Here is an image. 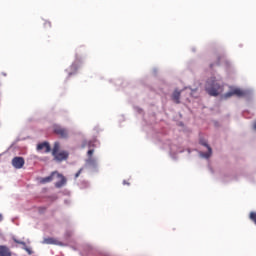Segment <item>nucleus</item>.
Listing matches in <instances>:
<instances>
[{"label":"nucleus","mask_w":256,"mask_h":256,"mask_svg":"<svg viewBox=\"0 0 256 256\" xmlns=\"http://www.w3.org/2000/svg\"><path fill=\"white\" fill-rule=\"evenodd\" d=\"M53 175H57V172H53L51 176L44 178L43 183H51L53 181Z\"/></svg>","instance_id":"2eb2a0df"},{"label":"nucleus","mask_w":256,"mask_h":256,"mask_svg":"<svg viewBox=\"0 0 256 256\" xmlns=\"http://www.w3.org/2000/svg\"><path fill=\"white\" fill-rule=\"evenodd\" d=\"M56 175L60 181L55 183V187H57V189H61V187L67 183V179L65 176H63V174L56 173Z\"/></svg>","instance_id":"6e6552de"},{"label":"nucleus","mask_w":256,"mask_h":256,"mask_svg":"<svg viewBox=\"0 0 256 256\" xmlns=\"http://www.w3.org/2000/svg\"><path fill=\"white\" fill-rule=\"evenodd\" d=\"M42 243L44 245H59V242L54 238H45Z\"/></svg>","instance_id":"ddd939ff"},{"label":"nucleus","mask_w":256,"mask_h":256,"mask_svg":"<svg viewBox=\"0 0 256 256\" xmlns=\"http://www.w3.org/2000/svg\"><path fill=\"white\" fill-rule=\"evenodd\" d=\"M222 59H223V56H217V61L215 63L210 64V69H213V67L220 65Z\"/></svg>","instance_id":"4468645a"},{"label":"nucleus","mask_w":256,"mask_h":256,"mask_svg":"<svg viewBox=\"0 0 256 256\" xmlns=\"http://www.w3.org/2000/svg\"><path fill=\"white\" fill-rule=\"evenodd\" d=\"M12 240L14 241V243H17L18 245H23V249L25 252L28 253V255H33V251L31 250V248L27 247V243L18 240L17 238L13 237Z\"/></svg>","instance_id":"0eeeda50"},{"label":"nucleus","mask_w":256,"mask_h":256,"mask_svg":"<svg viewBox=\"0 0 256 256\" xmlns=\"http://www.w3.org/2000/svg\"><path fill=\"white\" fill-rule=\"evenodd\" d=\"M200 144L203 145L204 147H207L208 149V152L202 153V157H204L205 159H209V157L213 155V150L211 149V146H209V144H207V142L203 140H200Z\"/></svg>","instance_id":"423d86ee"},{"label":"nucleus","mask_w":256,"mask_h":256,"mask_svg":"<svg viewBox=\"0 0 256 256\" xmlns=\"http://www.w3.org/2000/svg\"><path fill=\"white\" fill-rule=\"evenodd\" d=\"M253 129L256 131V121L254 122Z\"/></svg>","instance_id":"aec40b11"},{"label":"nucleus","mask_w":256,"mask_h":256,"mask_svg":"<svg viewBox=\"0 0 256 256\" xmlns=\"http://www.w3.org/2000/svg\"><path fill=\"white\" fill-rule=\"evenodd\" d=\"M249 219H250V221H253L254 225H256V212L255 211L250 212Z\"/></svg>","instance_id":"dca6fc26"},{"label":"nucleus","mask_w":256,"mask_h":256,"mask_svg":"<svg viewBox=\"0 0 256 256\" xmlns=\"http://www.w3.org/2000/svg\"><path fill=\"white\" fill-rule=\"evenodd\" d=\"M72 69H75L77 71V66L75 64H73Z\"/></svg>","instance_id":"6ab92c4d"},{"label":"nucleus","mask_w":256,"mask_h":256,"mask_svg":"<svg viewBox=\"0 0 256 256\" xmlns=\"http://www.w3.org/2000/svg\"><path fill=\"white\" fill-rule=\"evenodd\" d=\"M233 95H236L237 97H243L245 95V92L239 88H235L232 91L225 94V97H233Z\"/></svg>","instance_id":"39448f33"},{"label":"nucleus","mask_w":256,"mask_h":256,"mask_svg":"<svg viewBox=\"0 0 256 256\" xmlns=\"http://www.w3.org/2000/svg\"><path fill=\"white\" fill-rule=\"evenodd\" d=\"M11 249L6 245H0V256H12Z\"/></svg>","instance_id":"9d476101"},{"label":"nucleus","mask_w":256,"mask_h":256,"mask_svg":"<svg viewBox=\"0 0 256 256\" xmlns=\"http://www.w3.org/2000/svg\"><path fill=\"white\" fill-rule=\"evenodd\" d=\"M180 99H181V91L175 90L172 94V101H174V103L179 105V103H181Z\"/></svg>","instance_id":"9b49d317"},{"label":"nucleus","mask_w":256,"mask_h":256,"mask_svg":"<svg viewBox=\"0 0 256 256\" xmlns=\"http://www.w3.org/2000/svg\"><path fill=\"white\" fill-rule=\"evenodd\" d=\"M206 92L211 97H217L221 91H223V87H221V84L217 81L215 77L209 78L205 85Z\"/></svg>","instance_id":"f257e3e1"},{"label":"nucleus","mask_w":256,"mask_h":256,"mask_svg":"<svg viewBox=\"0 0 256 256\" xmlns=\"http://www.w3.org/2000/svg\"><path fill=\"white\" fill-rule=\"evenodd\" d=\"M123 185H129V183L127 181H123Z\"/></svg>","instance_id":"412c9836"},{"label":"nucleus","mask_w":256,"mask_h":256,"mask_svg":"<svg viewBox=\"0 0 256 256\" xmlns=\"http://www.w3.org/2000/svg\"><path fill=\"white\" fill-rule=\"evenodd\" d=\"M25 165V159L23 157L16 156L12 159V166L14 169H23Z\"/></svg>","instance_id":"20e7f679"},{"label":"nucleus","mask_w":256,"mask_h":256,"mask_svg":"<svg viewBox=\"0 0 256 256\" xmlns=\"http://www.w3.org/2000/svg\"><path fill=\"white\" fill-rule=\"evenodd\" d=\"M0 221H3V215L0 214Z\"/></svg>","instance_id":"4be33fe9"},{"label":"nucleus","mask_w":256,"mask_h":256,"mask_svg":"<svg viewBox=\"0 0 256 256\" xmlns=\"http://www.w3.org/2000/svg\"><path fill=\"white\" fill-rule=\"evenodd\" d=\"M93 153H95V150L93 149H90L88 150L87 152V155H88V159H87V163L88 165H95V159H93Z\"/></svg>","instance_id":"f8f14e48"},{"label":"nucleus","mask_w":256,"mask_h":256,"mask_svg":"<svg viewBox=\"0 0 256 256\" xmlns=\"http://www.w3.org/2000/svg\"><path fill=\"white\" fill-rule=\"evenodd\" d=\"M54 133L59 135L62 139H67V137H69V130L59 125L54 126Z\"/></svg>","instance_id":"7ed1b4c3"},{"label":"nucleus","mask_w":256,"mask_h":256,"mask_svg":"<svg viewBox=\"0 0 256 256\" xmlns=\"http://www.w3.org/2000/svg\"><path fill=\"white\" fill-rule=\"evenodd\" d=\"M52 156L54 157V161L62 163V161H67L69 159V151H61V143L55 142L52 149Z\"/></svg>","instance_id":"f03ea898"},{"label":"nucleus","mask_w":256,"mask_h":256,"mask_svg":"<svg viewBox=\"0 0 256 256\" xmlns=\"http://www.w3.org/2000/svg\"><path fill=\"white\" fill-rule=\"evenodd\" d=\"M45 29H51V23L49 21L44 22Z\"/></svg>","instance_id":"f3484780"},{"label":"nucleus","mask_w":256,"mask_h":256,"mask_svg":"<svg viewBox=\"0 0 256 256\" xmlns=\"http://www.w3.org/2000/svg\"><path fill=\"white\" fill-rule=\"evenodd\" d=\"M43 149H45V153L51 152V146L48 142H42L37 145V151H43Z\"/></svg>","instance_id":"1a4fd4ad"},{"label":"nucleus","mask_w":256,"mask_h":256,"mask_svg":"<svg viewBox=\"0 0 256 256\" xmlns=\"http://www.w3.org/2000/svg\"><path fill=\"white\" fill-rule=\"evenodd\" d=\"M83 172V168H81L76 174H75V179H77L79 177V175H81V173Z\"/></svg>","instance_id":"a211bd4d"}]
</instances>
